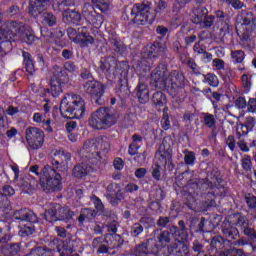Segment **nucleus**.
Masks as SVG:
<instances>
[{"mask_svg":"<svg viewBox=\"0 0 256 256\" xmlns=\"http://www.w3.org/2000/svg\"><path fill=\"white\" fill-rule=\"evenodd\" d=\"M18 13H19V7L17 6H12L8 10V15H10V17H15V15H17Z\"/></svg>","mask_w":256,"mask_h":256,"instance_id":"nucleus-55","label":"nucleus"},{"mask_svg":"<svg viewBox=\"0 0 256 256\" xmlns=\"http://www.w3.org/2000/svg\"><path fill=\"white\" fill-rule=\"evenodd\" d=\"M145 173H147V170L145 168H139L135 172V176L138 177V179H141V177H145Z\"/></svg>","mask_w":256,"mask_h":256,"instance_id":"nucleus-58","label":"nucleus"},{"mask_svg":"<svg viewBox=\"0 0 256 256\" xmlns=\"http://www.w3.org/2000/svg\"><path fill=\"white\" fill-rule=\"evenodd\" d=\"M215 21V17L214 16H207L205 15V19L203 20V25L204 27H211L213 25Z\"/></svg>","mask_w":256,"mask_h":256,"instance_id":"nucleus-41","label":"nucleus"},{"mask_svg":"<svg viewBox=\"0 0 256 256\" xmlns=\"http://www.w3.org/2000/svg\"><path fill=\"white\" fill-rule=\"evenodd\" d=\"M204 123L207 127H213L215 125V117L211 114L204 116Z\"/></svg>","mask_w":256,"mask_h":256,"instance_id":"nucleus-36","label":"nucleus"},{"mask_svg":"<svg viewBox=\"0 0 256 256\" xmlns=\"http://www.w3.org/2000/svg\"><path fill=\"white\" fill-rule=\"evenodd\" d=\"M58 5H59V8H60V11L61 9H63V7H71V5H75V0H56Z\"/></svg>","mask_w":256,"mask_h":256,"instance_id":"nucleus-38","label":"nucleus"},{"mask_svg":"<svg viewBox=\"0 0 256 256\" xmlns=\"http://www.w3.org/2000/svg\"><path fill=\"white\" fill-rule=\"evenodd\" d=\"M183 76H171L167 78V68L165 66H159L151 74V85L156 89H175V87L181 86Z\"/></svg>","mask_w":256,"mask_h":256,"instance_id":"nucleus-3","label":"nucleus"},{"mask_svg":"<svg viewBox=\"0 0 256 256\" xmlns=\"http://www.w3.org/2000/svg\"><path fill=\"white\" fill-rule=\"evenodd\" d=\"M24 26L17 24L15 21H7L0 27V57H5L7 55V50L3 49V44L7 43L10 45L9 41H15L14 37H19L23 39L25 43L31 45L35 43L37 38L31 32H23Z\"/></svg>","mask_w":256,"mask_h":256,"instance_id":"nucleus-1","label":"nucleus"},{"mask_svg":"<svg viewBox=\"0 0 256 256\" xmlns=\"http://www.w3.org/2000/svg\"><path fill=\"white\" fill-rule=\"evenodd\" d=\"M117 122V117L109 113V109L100 108L94 112L89 120L90 127L93 129H108Z\"/></svg>","mask_w":256,"mask_h":256,"instance_id":"nucleus-7","label":"nucleus"},{"mask_svg":"<svg viewBox=\"0 0 256 256\" xmlns=\"http://www.w3.org/2000/svg\"><path fill=\"white\" fill-rule=\"evenodd\" d=\"M115 239H120V237L115 234H107L105 236V242L107 243V245H111V247L113 248L117 247V244L113 243Z\"/></svg>","mask_w":256,"mask_h":256,"instance_id":"nucleus-33","label":"nucleus"},{"mask_svg":"<svg viewBox=\"0 0 256 256\" xmlns=\"http://www.w3.org/2000/svg\"><path fill=\"white\" fill-rule=\"evenodd\" d=\"M46 221L53 223V221H71L73 212L69 208H63L59 205H50L48 211L44 214Z\"/></svg>","mask_w":256,"mask_h":256,"instance_id":"nucleus-11","label":"nucleus"},{"mask_svg":"<svg viewBox=\"0 0 256 256\" xmlns=\"http://www.w3.org/2000/svg\"><path fill=\"white\" fill-rule=\"evenodd\" d=\"M84 91L92 97H103L105 86L97 80H89L84 84Z\"/></svg>","mask_w":256,"mask_h":256,"instance_id":"nucleus-17","label":"nucleus"},{"mask_svg":"<svg viewBox=\"0 0 256 256\" xmlns=\"http://www.w3.org/2000/svg\"><path fill=\"white\" fill-rule=\"evenodd\" d=\"M184 161L186 165H193V163H195V153L187 152L184 157Z\"/></svg>","mask_w":256,"mask_h":256,"instance_id":"nucleus-37","label":"nucleus"},{"mask_svg":"<svg viewBox=\"0 0 256 256\" xmlns=\"http://www.w3.org/2000/svg\"><path fill=\"white\" fill-rule=\"evenodd\" d=\"M89 173H93V167L87 164H79L73 169V175L78 179H83V177H86Z\"/></svg>","mask_w":256,"mask_h":256,"instance_id":"nucleus-20","label":"nucleus"},{"mask_svg":"<svg viewBox=\"0 0 256 256\" xmlns=\"http://www.w3.org/2000/svg\"><path fill=\"white\" fill-rule=\"evenodd\" d=\"M92 3L97 7V9H99V11H102V13L107 12L111 5L109 0H92Z\"/></svg>","mask_w":256,"mask_h":256,"instance_id":"nucleus-28","label":"nucleus"},{"mask_svg":"<svg viewBox=\"0 0 256 256\" xmlns=\"http://www.w3.org/2000/svg\"><path fill=\"white\" fill-rule=\"evenodd\" d=\"M254 127L255 119L253 117H249L247 118L245 125L239 124L237 126V133H239V135H247Z\"/></svg>","mask_w":256,"mask_h":256,"instance_id":"nucleus-23","label":"nucleus"},{"mask_svg":"<svg viewBox=\"0 0 256 256\" xmlns=\"http://www.w3.org/2000/svg\"><path fill=\"white\" fill-rule=\"evenodd\" d=\"M97 215V212L95 210H91L89 208H85L81 211V214L78 218V221L80 223H83V221H85V219H95V216Z\"/></svg>","mask_w":256,"mask_h":256,"instance_id":"nucleus-26","label":"nucleus"},{"mask_svg":"<svg viewBox=\"0 0 256 256\" xmlns=\"http://www.w3.org/2000/svg\"><path fill=\"white\" fill-rule=\"evenodd\" d=\"M32 119L34 123L42 124L43 127H46L45 129L48 133H51V131H53V128H51V120L47 119V115L41 112H36L33 114Z\"/></svg>","mask_w":256,"mask_h":256,"instance_id":"nucleus-19","label":"nucleus"},{"mask_svg":"<svg viewBox=\"0 0 256 256\" xmlns=\"http://www.w3.org/2000/svg\"><path fill=\"white\" fill-rule=\"evenodd\" d=\"M212 64L213 67H216V69H223L225 67V62L219 58L214 59Z\"/></svg>","mask_w":256,"mask_h":256,"instance_id":"nucleus-45","label":"nucleus"},{"mask_svg":"<svg viewBox=\"0 0 256 256\" xmlns=\"http://www.w3.org/2000/svg\"><path fill=\"white\" fill-rule=\"evenodd\" d=\"M3 193L5 197H11V195H15V189H13L11 186H5L3 188Z\"/></svg>","mask_w":256,"mask_h":256,"instance_id":"nucleus-44","label":"nucleus"},{"mask_svg":"<svg viewBox=\"0 0 256 256\" xmlns=\"http://www.w3.org/2000/svg\"><path fill=\"white\" fill-rule=\"evenodd\" d=\"M82 16L86 19L87 23L99 29L103 25V16L95 11L91 4H84L82 8Z\"/></svg>","mask_w":256,"mask_h":256,"instance_id":"nucleus-14","label":"nucleus"},{"mask_svg":"<svg viewBox=\"0 0 256 256\" xmlns=\"http://www.w3.org/2000/svg\"><path fill=\"white\" fill-rule=\"evenodd\" d=\"M154 12L156 13V15H163L164 13H166L167 3L163 0H159L158 2H156Z\"/></svg>","mask_w":256,"mask_h":256,"instance_id":"nucleus-30","label":"nucleus"},{"mask_svg":"<svg viewBox=\"0 0 256 256\" xmlns=\"http://www.w3.org/2000/svg\"><path fill=\"white\" fill-rule=\"evenodd\" d=\"M248 112L255 113L256 112V98H250L248 101Z\"/></svg>","mask_w":256,"mask_h":256,"instance_id":"nucleus-39","label":"nucleus"},{"mask_svg":"<svg viewBox=\"0 0 256 256\" xmlns=\"http://www.w3.org/2000/svg\"><path fill=\"white\" fill-rule=\"evenodd\" d=\"M61 179V174L49 165L44 166L40 173V185L48 191H59L61 189Z\"/></svg>","mask_w":256,"mask_h":256,"instance_id":"nucleus-6","label":"nucleus"},{"mask_svg":"<svg viewBox=\"0 0 256 256\" xmlns=\"http://www.w3.org/2000/svg\"><path fill=\"white\" fill-rule=\"evenodd\" d=\"M10 251L12 255H17V253H19L20 251V247L18 244H13L12 246H10Z\"/></svg>","mask_w":256,"mask_h":256,"instance_id":"nucleus-61","label":"nucleus"},{"mask_svg":"<svg viewBox=\"0 0 256 256\" xmlns=\"http://www.w3.org/2000/svg\"><path fill=\"white\" fill-rule=\"evenodd\" d=\"M63 78L61 75L53 76L50 82V90H45V95L49 96L52 95V97H59L61 93L63 92Z\"/></svg>","mask_w":256,"mask_h":256,"instance_id":"nucleus-18","label":"nucleus"},{"mask_svg":"<svg viewBox=\"0 0 256 256\" xmlns=\"http://www.w3.org/2000/svg\"><path fill=\"white\" fill-rule=\"evenodd\" d=\"M177 234L180 237V243H183V241H187V232L184 229L179 230Z\"/></svg>","mask_w":256,"mask_h":256,"instance_id":"nucleus-53","label":"nucleus"},{"mask_svg":"<svg viewBox=\"0 0 256 256\" xmlns=\"http://www.w3.org/2000/svg\"><path fill=\"white\" fill-rule=\"evenodd\" d=\"M23 57L26 62V71L33 75L35 73V65L33 64V60L31 59V54L28 52H23Z\"/></svg>","mask_w":256,"mask_h":256,"instance_id":"nucleus-27","label":"nucleus"},{"mask_svg":"<svg viewBox=\"0 0 256 256\" xmlns=\"http://www.w3.org/2000/svg\"><path fill=\"white\" fill-rule=\"evenodd\" d=\"M55 231L57 232L59 237H67V230H65V228H63V227H56Z\"/></svg>","mask_w":256,"mask_h":256,"instance_id":"nucleus-57","label":"nucleus"},{"mask_svg":"<svg viewBox=\"0 0 256 256\" xmlns=\"http://www.w3.org/2000/svg\"><path fill=\"white\" fill-rule=\"evenodd\" d=\"M141 233H143V226H141L140 224H135L133 227V234L137 236L141 235Z\"/></svg>","mask_w":256,"mask_h":256,"instance_id":"nucleus-52","label":"nucleus"},{"mask_svg":"<svg viewBox=\"0 0 256 256\" xmlns=\"http://www.w3.org/2000/svg\"><path fill=\"white\" fill-rule=\"evenodd\" d=\"M121 199H123V194L117 193L116 197H111L110 203L112 205H117V203H119V201H121Z\"/></svg>","mask_w":256,"mask_h":256,"instance_id":"nucleus-50","label":"nucleus"},{"mask_svg":"<svg viewBox=\"0 0 256 256\" xmlns=\"http://www.w3.org/2000/svg\"><path fill=\"white\" fill-rule=\"evenodd\" d=\"M205 15H207V9L205 7H199L192 11L191 19L196 25H199L205 21Z\"/></svg>","mask_w":256,"mask_h":256,"instance_id":"nucleus-22","label":"nucleus"},{"mask_svg":"<svg viewBox=\"0 0 256 256\" xmlns=\"http://www.w3.org/2000/svg\"><path fill=\"white\" fill-rule=\"evenodd\" d=\"M205 80L211 85V87H217V85H219V79L215 74H208L205 77Z\"/></svg>","mask_w":256,"mask_h":256,"instance_id":"nucleus-32","label":"nucleus"},{"mask_svg":"<svg viewBox=\"0 0 256 256\" xmlns=\"http://www.w3.org/2000/svg\"><path fill=\"white\" fill-rule=\"evenodd\" d=\"M231 57L236 63H243V59H245V53H243L241 50H236L232 52Z\"/></svg>","mask_w":256,"mask_h":256,"instance_id":"nucleus-31","label":"nucleus"},{"mask_svg":"<svg viewBox=\"0 0 256 256\" xmlns=\"http://www.w3.org/2000/svg\"><path fill=\"white\" fill-rule=\"evenodd\" d=\"M137 97L140 103H147L149 101V88L144 83L138 85Z\"/></svg>","mask_w":256,"mask_h":256,"instance_id":"nucleus-24","label":"nucleus"},{"mask_svg":"<svg viewBox=\"0 0 256 256\" xmlns=\"http://www.w3.org/2000/svg\"><path fill=\"white\" fill-rule=\"evenodd\" d=\"M161 125L162 128L164 129V131H169V129L171 128V122H169V115L167 114H163V118L161 120Z\"/></svg>","mask_w":256,"mask_h":256,"instance_id":"nucleus-34","label":"nucleus"},{"mask_svg":"<svg viewBox=\"0 0 256 256\" xmlns=\"http://www.w3.org/2000/svg\"><path fill=\"white\" fill-rule=\"evenodd\" d=\"M139 150V146L135 143H132L130 146H129V149H128V153L130 155H137V151Z\"/></svg>","mask_w":256,"mask_h":256,"instance_id":"nucleus-48","label":"nucleus"},{"mask_svg":"<svg viewBox=\"0 0 256 256\" xmlns=\"http://www.w3.org/2000/svg\"><path fill=\"white\" fill-rule=\"evenodd\" d=\"M235 105L238 107V109H245V107H247V100H245L243 97H240L236 100Z\"/></svg>","mask_w":256,"mask_h":256,"instance_id":"nucleus-40","label":"nucleus"},{"mask_svg":"<svg viewBox=\"0 0 256 256\" xmlns=\"http://www.w3.org/2000/svg\"><path fill=\"white\" fill-rule=\"evenodd\" d=\"M64 68L66 71H68L69 73H74L76 67L75 64H73L72 62H66L64 64Z\"/></svg>","mask_w":256,"mask_h":256,"instance_id":"nucleus-51","label":"nucleus"},{"mask_svg":"<svg viewBox=\"0 0 256 256\" xmlns=\"http://www.w3.org/2000/svg\"><path fill=\"white\" fill-rule=\"evenodd\" d=\"M82 79H89L91 77V72L88 69H83L81 72Z\"/></svg>","mask_w":256,"mask_h":256,"instance_id":"nucleus-64","label":"nucleus"},{"mask_svg":"<svg viewBox=\"0 0 256 256\" xmlns=\"http://www.w3.org/2000/svg\"><path fill=\"white\" fill-rule=\"evenodd\" d=\"M75 30L73 28L68 29V36L71 41L80 45V47H89L93 45L95 39L93 36L87 34V28L82 27L78 30V33L75 36Z\"/></svg>","mask_w":256,"mask_h":256,"instance_id":"nucleus-13","label":"nucleus"},{"mask_svg":"<svg viewBox=\"0 0 256 256\" xmlns=\"http://www.w3.org/2000/svg\"><path fill=\"white\" fill-rule=\"evenodd\" d=\"M151 15V8L147 4H134L130 12V21L136 25L153 23L155 17Z\"/></svg>","mask_w":256,"mask_h":256,"instance_id":"nucleus-9","label":"nucleus"},{"mask_svg":"<svg viewBox=\"0 0 256 256\" xmlns=\"http://www.w3.org/2000/svg\"><path fill=\"white\" fill-rule=\"evenodd\" d=\"M213 60V55L211 53H208V52H203L202 53V61L204 63H209V61H212Z\"/></svg>","mask_w":256,"mask_h":256,"instance_id":"nucleus-49","label":"nucleus"},{"mask_svg":"<svg viewBox=\"0 0 256 256\" xmlns=\"http://www.w3.org/2000/svg\"><path fill=\"white\" fill-rule=\"evenodd\" d=\"M194 51H195V53H197L198 55H202V53H203L205 50H203V48H201V44L196 43V44L194 45Z\"/></svg>","mask_w":256,"mask_h":256,"instance_id":"nucleus-63","label":"nucleus"},{"mask_svg":"<svg viewBox=\"0 0 256 256\" xmlns=\"http://www.w3.org/2000/svg\"><path fill=\"white\" fill-rule=\"evenodd\" d=\"M61 115L66 119H81L85 115V100L76 94H67L60 103Z\"/></svg>","mask_w":256,"mask_h":256,"instance_id":"nucleus-2","label":"nucleus"},{"mask_svg":"<svg viewBox=\"0 0 256 256\" xmlns=\"http://www.w3.org/2000/svg\"><path fill=\"white\" fill-rule=\"evenodd\" d=\"M164 52L165 46H162L160 43H154L151 45L147 54L148 58H143L138 64L134 66L137 73H147L151 67V58L157 57V55H162Z\"/></svg>","mask_w":256,"mask_h":256,"instance_id":"nucleus-12","label":"nucleus"},{"mask_svg":"<svg viewBox=\"0 0 256 256\" xmlns=\"http://www.w3.org/2000/svg\"><path fill=\"white\" fill-rule=\"evenodd\" d=\"M242 85L243 87H246V89H249V87H251V80H249V75H242Z\"/></svg>","mask_w":256,"mask_h":256,"instance_id":"nucleus-47","label":"nucleus"},{"mask_svg":"<svg viewBox=\"0 0 256 256\" xmlns=\"http://www.w3.org/2000/svg\"><path fill=\"white\" fill-rule=\"evenodd\" d=\"M251 157L249 156H244L242 159V167L245 171H251Z\"/></svg>","mask_w":256,"mask_h":256,"instance_id":"nucleus-35","label":"nucleus"},{"mask_svg":"<svg viewBox=\"0 0 256 256\" xmlns=\"http://www.w3.org/2000/svg\"><path fill=\"white\" fill-rule=\"evenodd\" d=\"M66 129L68 133H71L74 129H77V122L71 121L66 124Z\"/></svg>","mask_w":256,"mask_h":256,"instance_id":"nucleus-54","label":"nucleus"},{"mask_svg":"<svg viewBox=\"0 0 256 256\" xmlns=\"http://www.w3.org/2000/svg\"><path fill=\"white\" fill-rule=\"evenodd\" d=\"M139 187L135 184H128L125 188V191L127 193H133V191H138Z\"/></svg>","mask_w":256,"mask_h":256,"instance_id":"nucleus-56","label":"nucleus"},{"mask_svg":"<svg viewBox=\"0 0 256 256\" xmlns=\"http://www.w3.org/2000/svg\"><path fill=\"white\" fill-rule=\"evenodd\" d=\"M18 131L16 128H11L10 130H8L6 132V135L9 139H13V137H15V135H17Z\"/></svg>","mask_w":256,"mask_h":256,"instance_id":"nucleus-59","label":"nucleus"},{"mask_svg":"<svg viewBox=\"0 0 256 256\" xmlns=\"http://www.w3.org/2000/svg\"><path fill=\"white\" fill-rule=\"evenodd\" d=\"M25 139L29 149L39 151L45 144V132L37 127H29L25 131Z\"/></svg>","mask_w":256,"mask_h":256,"instance_id":"nucleus-10","label":"nucleus"},{"mask_svg":"<svg viewBox=\"0 0 256 256\" xmlns=\"http://www.w3.org/2000/svg\"><path fill=\"white\" fill-rule=\"evenodd\" d=\"M51 156L53 157L52 165L54 169H59V171H67L69 161L71 160L70 154H65L61 149H55L52 150Z\"/></svg>","mask_w":256,"mask_h":256,"instance_id":"nucleus-16","label":"nucleus"},{"mask_svg":"<svg viewBox=\"0 0 256 256\" xmlns=\"http://www.w3.org/2000/svg\"><path fill=\"white\" fill-rule=\"evenodd\" d=\"M123 167H125V163L123 162V159L121 158H116L114 160V168L117 170V171H121V169H123Z\"/></svg>","mask_w":256,"mask_h":256,"instance_id":"nucleus-42","label":"nucleus"},{"mask_svg":"<svg viewBox=\"0 0 256 256\" xmlns=\"http://www.w3.org/2000/svg\"><path fill=\"white\" fill-rule=\"evenodd\" d=\"M17 113H19V109L10 106L7 110V115L13 116V115H17Z\"/></svg>","mask_w":256,"mask_h":256,"instance_id":"nucleus-62","label":"nucleus"},{"mask_svg":"<svg viewBox=\"0 0 256 256\" xmlns=\"http://www.w3.org/2000/svg\"><path fill=\"white\" fill-rule=\"evenodd\" d=\"M232 7H234V9H242L243 8V2H241L240 0H233L232 1Z\"/></svg>","mask_w":256,"mask_h":256,"instance_id":"nucleus-60","label":"nucleus"},{"mask_svg":"<svg viewBox=\"0 0 256 256\" xmlns=\"http://www.w3.org/2000/svg\"><path fill=\"white\" fill-rule=\"evenodd\" d=\"M53 0H31L28 7V13L32 17H40L44 25L53 27L57 23V18L53 14L45 12L46 9L51 5Z\"/></svg>","mask_w":256,"mask_h":256,"instance_id":"nucleus-4","label":"nucleus"},{"mask_svg":"<svg viewBox=\"0 0 256 256\" xmlns=\"http://www.w3.org/2000/svg\"><path fill=\"white\" fill-rule=\"evenodd\" d=\"M171 153L167 150H158L155 156V164L152 166V176L156 181L161 179V169L173 171V163H171Z\"/></svg>","mask_w":256,"mask_h":256,"instance_id":"nucleus-8","label":"nucleus"},{"mask_svg":"<svg viewBox=\"0 0 256 256\" xmlns=\"http://www.w3.org/2000/svg\"><path fill=\"white\" fill-rule=\"evenodd\" d=\"M113 63H114L113 58H102L100 60L99 67L101 71H109Z\"/></svg>","mask_w":256,"mask_h":256,"instance_id":"nucleus-29","label":"nucleus"},{"mask_svg":"<svg viewBox=\"0 0 256 256\" xmlns=\"http://www.w3.org/2000/svg\"><path fill=\"white\" fill-rule=\"evenodd\" d=\"M152 101L156 107H164V105H167V97L163 92L154 93Z\"/></svg>","mask_w":256,"mask_h":256,"instance_id":"nucleus-25","label":"nucleus"},{"mask_svg":"<svg viewBox=\"0 0 256 256\" xmlns=\"http://www.w3.org/2000/svg\"><path fill=\"white\" fill-rule=\"evenodd\" d=\"M226 143L230 151H235V138L233 136H229L226 140Z\"/></svg>","mask_w":256,"mask_h":256,"instance_id":"nucleus-46","label":"nucleus"},{"mask_svg":"<svg viewBox=\"0 0 256 256\" xmlns=\"http://www.w3.org/2000/svg\"><path fill=\"white\" fill-rule=\"evenodd\" d=\"M33 223H37V215L32 211L25 212L20 223V235H22V237L33 235V231H35Z\"/></svg>","mask_w":256,"mask_h":256,"instance_id":"nucleus-15","label":"nucleus"},{"mask_svg":"<svg viewBox=\"0 0 256 256\" xmlns=\"http://www.w3.org/2000/svg\"><path fill=\"white\" fill-rule=\"evenodd\" d=\"M236 21L238 23L237 33L241 35L244 41L255 35L256 23L253 13L242 11L237 15Z\"/></svg>","mask_w":256,"mask_h":256,"instance_id":"nucleus-5","label":"nucleus"},{"mask_svg":"<svg viewBox=\"0 0 256 256\" xmlns=\"http://www.w3.org/2000/svg\"><path fill=\"white\" fill-rule=\"evenodd\" d=\"M92 203H94L96 209H98V211L103 210V202H101V199L97 198V197H92L91 199Z\"/></svg>","mask_w":256,"mask_h":256,"instance_id":"nucleus-43","label":"nucleus"},{"mask_svg":"<svg viewBox=\"0 0 256 256\" xmlns=\"http://www.w3.org/2000/svg\"><path fill=\"white\" fill-rule=\"evenodd\" d=\"M63 21L65 23H79L81 20V14L75 10L66 9L62 13Z\"/></svg>","mask_w":256,"mask_h":256,"instance_id":"nucleus-21","label":"nucleus"}]
</instances>
